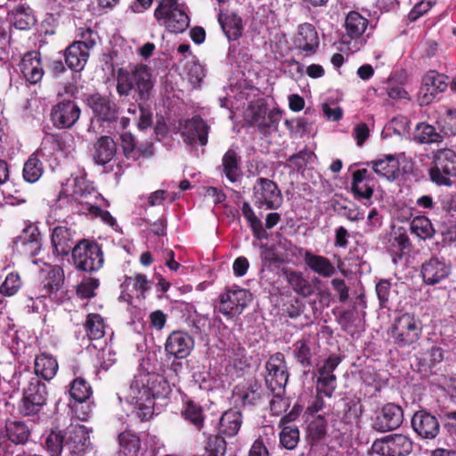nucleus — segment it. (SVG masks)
<instances>
[{
    "label": "nucleus",
    "mask_w": 456,
    "mask_h": 456,
    "mask_svg": "<svg viewBox=\"0 0 456 456\" xmlns=\"http://www.w3.org/2000/svg\"><path fill=\"white\" fill-rule=\"evenodd\" d=\"M89 437L84 426L69 427L63 434L52 431L45 444L50 456H79L87 447Z\"/></svg>",
    "instance_id": "f257e3e1"
},
{
    "label": "nucleus",
    "mask_w": 456,
    "mask_h": 456,
    "mask_svg": "<svg viewBox=\"0 0 456 456\" xmlns=\"http://www.w3.org/2000/svg\"><path fill=\"white\" fill-rule=\"evenodd\" d=\"M422 332V322L414 314L404 313L395 318L387 330V335L395 346L400 348H414Z\"/></svg>",
    "instance_id": "f03ea898"
},
{
    "label": "nucleus",
    "mask_w": 456,
    "mask_h": 456,
    "mask_svg": "<svg viewBox=\"0 0 456 456\" xmlns=\"http://www.w3.org/2000/svg\"><path fill=\"white\" fill-rule=\"evenodd\" d=\"M152 88L151 75L144 66L137 67L132 72L124 69L118 71L117 92L121 96H127L134 90L137 94L135 101L145 102L149 100Z\"/></svg>",
    "instance_id": "7ed1b4c3"
},
{
    "label": "nucleus",
    "mask_w": 456,
    "mask_h": 456,
    "mask_svg": "<svg viewBox=\"0 0 456 456\" xmlns=\"http://www.w3.org/2000/svg\"><path fill=\"white\" fill-rule=\"evenodd\" d=\"M19 385L22 386L23 397L19 410L25 416L38 413L46 403L47 390L37 376L26 371L19 375Z\"/></svg>",
    "instance_id": "20e7f679"
},
{
    "label": "nucleus",
    "mask_w": 456,
    "mask_h": 456,
    "mask_svg": "<svg viewBox=\"0 0 456 456\" xmlns=\"http://www.w3.org/2000/svg\"><path fill=\"white\" fill-rule=\"evenodd\" d=\"M159 25L170 32H183L189 26V17L175 0H162L154 12Z\"/></svg>",
    "instance_id": "39448f33"
},
{
    "label": "nucleus",
    "mask_w": 456,
    "mask_h": 456,
    "mask_svg": "<svg viewBox=\"0 0 456 456\" xmlns=\"http://www.w3.org/2000/svg\"><path fill=\"white\" fill-rule=\"evenodd\" d=\"M74 265L84 272L98 271L103 265V254L99 244L95 242L80 241L72 250Z\"/></svg>",
    "instance_id": "423d86ee"
},
{
    "label": "nucleus",
    "mask_w": 456,
    "mask_h": 456,
    "mask_svg": "<svg viewBox=\"0 0 456 456\" xmlns=\"http://www.w3.org/2000/svg\"><path fill=\"white\" fill-rule=\"evenodd\" d=\"M412 451V442L405 435L392 434L376 439L371 452L379 456H407Z\"/></svg>",
    "instance_id": "0eeeda50"
},
{
    "label": "nucleus",
    "mask_w": 456,
    "mask_h": 456,
    "mask_svg": "<svg viewBox=\"0 0 456 456\" xmlns=\"http://www.w3.org/2000/svg\"><path fill=\"white\" fill-rule=\"evenodd\" d=\"M253 202L258 208L278 209L282 203L277 184L267 178H258L253 187Z\"/></svg>",
    "instance_id": "6e6552de"
},
{
    "label": "nucleus",
    "mask_w": 456,
    "mask_h": 456,
    "mask_svg": "<svg viewBox=\"0 0 456 456\" xmlns=\"http://www.w3.org/2000/svg\"><path fill=\"white\" fill-rule=\"evenodd\" d=\"M265 368L267 371L265 376L267 387L275 395H281L289 379L284 355L281 353L272 355L267 361Z\"/></svg>",
    "instance_id": "1a4fd4ad"
},
{
    "label": "nucleus",
    "mask_w": 456,
    "mask_h": 456,
    "mask_svg": "<svg viewBox=\"0 0 456 456\" xmlns=\"http://www.w3.org/2000/svg\"><path fill=\"white\" fill-rule=\"evenodd\" d=\"M251 300V294L244 289H229L220 295L218 311L224 315H240Z\"/></svg>",
    "instance_id": "9d476101"
},
{
    "label": "nucleus",
    "mask_w": 456,
    "mask_h": 456,
    "mask_svg": "<svg viewBox=\"0 0 456 456\" xmlns=\"http://www.w3.org/2000/svg\"><path fill=\"white\" fill-rule=\"evenodd\" d=\"M448 87V77L436 70H429L424 76L422 87L419 94L420 105L430 104L439 94L446 91Z\"/></svg>",
    "instance_id": "9b49d317"
},
{
    "label": "nucleus",
    "mask_w": 456,
    "mask_h": 456,
    "mask_svg": "<svg viewBox=\"0 0 456 456\" xmlns=\"http://www.w3.org/2000/svg\"><path fill=\"white\" fill-rule=\"evenodd\" d=\"M72 200L77 205V212L79 214L89 215L92 217H99L104 223L113 225L115 219L107 211L103 210L100 207V201H102L101 194L98 191H92V194L88 197L83 196V194L77 193V195L71 196Z\"/></svg>",
    "instance_id": "f8f14e48"
},
{
    "label": "nucleus",
    "mask_w": 456,
    "mask_h": 456,
    "mask_svg": "<svg viewBox=\"0 0 456 456\" xmlns=\"http://www.w3.org/2000/svg\"><path fill=\"white\" fill-rule=\"evenodd\" d=\"M403 421L401 406L395 403L385 404L377 414L373 428L379 432H387L398 428Z\"/></svg>",
    "instance_id": "ddd939ff"
},
{
    "label": "nucleus",
    "mask_w": 456,
    "mask_h": 456,
    "mask_svg": "<svg viewBox=\"0 0 456 456\" xmlns=\"http://www.w3.org/2000/svg\"><path fill=\"white\" fill-rule=\"evenodd\" d=\"M80 109L72 101H62L54 105L51 111V119L58 128H69L79 118Z\"/></svg>",
    "instance_id": "4468645a"
},
{
    "label": "nucleus",
    "mask_w": 456,
    "mask_h": 456,
    "mask_svg": "<svg viewBox=\"0 0 456 456\" xmlns=\"http://www.w3.org/2000/svg\"><path fill=\"white\" fill-rule=\"evenodd\" d=\"M209 126L200 117H193L184 122L182 126L181 135L188 145H195L199 142L201 146L208 143Z\"/></svg>",
    "instance_id": "2eb2a0df"
},
{
    "label": "nucleus",
    "mask_w": 456,
    "mask_h": 456,
    "mask_svg": "<svg viewBox=\"0 0 456 456\" xmlns=\"http://www.w3.org/2000/svg\"><path fill=\"white\" fill-rule=\"evenodd\" d=\"M193 345V338L188 333L175 330L167 337L165 350L177 359H183L190 354Z\"/></svg>",
    "instance_id": "dca6fc26"
},
{
    "label": "nucleus",
    "mask_w": 456,
    "mask_h": 456,
    "mask_svg": "<svg viewBox=\"0 0 456 456\" xmlns=\"http://www.w3.org/2000/svg\"><path fill=\"white\" fill-rule=\"evenodd\" d=\"M414 431L422 438L433 439L440 430L437 419L426 411H419L411 418Z\"/></svg>",
    "instance_id": "f3484780"
},
{
    "label": "nucleus",
    "mask_w": 456,
    "mask_h": 456,
    "mask_svg": "<svg viewBox=\"0 0 456 456\" xmlns=\"http://www.w3.org/2000/svg\"><path fill=\"white\" fill-rule=\"evenodd\" d=\"M19 67L25 79L30 84L38 83L44 76V69L38 52L32 51L26 53Z\"/></svg>",
    "instance_id": "a211bd4d"
},
{
    "label": "nucleus",
    "mask_w": 456,
    "mask_h": 456,
    "mask_svg": "<svg viewBox=\"0 0 456 456\" xmlns=\"http://www.w3.org/2000/svg\"><path fill=\"white\" fill-rule=\"evenodd\" d=\"M450 266L438 257H432L425 262L421 267L423 281L428 285H435L450 274Z\"/></svg>",
    "instance_id": "6ab92c4d"
},
{
    "label": "nucleus",
    "mask_w": 456,
    "mask_h": 456,
    "mask_svg": "<svg viewBox=\"0 0 456 456\" xmlns=\"http://www.w3.org/2000/svg\"><path fill=\"white\" fill-rule=\"evenodd\" d=\"M93 112L103 121H112L118 115L117 105L107 96L92 94L87 99Z\"/></svg>",
    "instance_id": "aec40b11"
},
{
    "label": "nucleus",
    "mask_w": 456,
    "mask_h": 456,
    "mask_svg": "<svg viewBox=\"0 0 456 456\" xmlns=\"http://www.w3.org/2000/svg\"><path fill=\"white\" fill-rule=\"evenodd\" d=\"M89 54L86 46L73 42L64 51L65 62L71 70L79 72L85 68Z\"/></svg>",
    "instance_id": "412c9836"
},
{
    "label": "nucleus",
    "mask_w": 456,
    "mask_h": 456,
    "mask_svg": "<svg viewBox=\"0 0 456 456\" xmlns=\"http://www.w3.org/2000/svg\"><path fill=\"white\" fill-rule=\"evenodd\" d=\"M51 244L55 255L67 256L74 248L71 231L66 226L54 227L51 234Z\"/></svg>",
    "instance_id": "4be33fe9"
},
{
    "label": "nucleus",
    "mask_w": 456,
    "mask_h": 456,
    "mask_svg": "<svg viewBox=\"0 0 456 456\" xmlns=\"http://www.w3.org/2000/svg\"><path fill=\"white\" fill-rule=\"evenodd\" d=\"M145 372H140L134 377L128 388L124 392L125 399L129 403H138L141 401L150 400Z\"/></svg>",
    "instance_id": "5701e85b"
},
{
    "label": "nucleus",
    "mask_w": 456,
    "mask_h": 456,
    "mask_svg": "<svg viewBox=\"0 0 456 456\" xmlns=\"http://www.w3.org/2000/svg\"><path fill=\"white\" fill-rule=\"evenodd\" d=\"M117 151V145L110 136H101L94 144L93 158L96 164L105 165L109 163Z\"/></svg>",
    "instance_id": "b1692460"
},
{
    "label": "nucleus",
    "mask_w": 456,
    "mask_h": 456,
    "mask_svg": "<svg viewBox=\"0 0 456 456\" xmlns=\"http://www.w3.org/2000/svg\"><path fill=\"white\" fill-rule=\"evenodd\" d=\"M305 265L315 273L323 278L331 277L336 273V268L330 259L323 256L314 255L305 251L304 255Z\"/></svg>",
    "instance_id": "393cba45"
},
{
    "label": "nucleus",
    "mask_w": 456,
    "mask_h": 456,
    "mask_svg": "<svg viewBox=\"0 0 456 456\" xmlns=\"http://www.w3.org/2000/svg\"><path fill=\"white\" fill-rule=\"evenodd\" d=\"M297 46L307 53H313L319 45L318 35L313 25L304 23L299 26L296 38Z\"/></svg>",
    "instance_id": "a878e982"
},
{
    "label": "nucleus",
    "mask_w": 456,
    "mask_h": 456,
    "mask_svg": "<svg viewBox=\"0 0 456 456\" xmlns=\"http://www.w3.org/2000/svg\"><path fill=\"white\" fill-rule=\"evenodd\" d=\"M369 181L370 174L367 169H359L353 173L351 190L356 198L369 200L372 197L373 189L368 183Z\"/></svg>",
    "instance_id": "bb28decb"
},
{
    "label": "nucleus",
    "mask_w": 456,
    "mask_h": 456,
    "mask_svg": "<svg viewBox=\"0 0 456 456\" xmlns=\"http://www.w3.org/2000/svg\"><path fill=\"white\" fill-rule=\"evenodd\" d=\"M368 165L371 166L376 174L387 180H395L399 169V162L394 155H387L384 159L373 160Z\"/></svg>",
    "instance_id": "cd10ccee"
},
{
    "label": "nucleus",
    "mask_w": 456,
    "mask_h": 456,
    "mask_svg": "<svg viewBox=\"0 0 456 456\" xmlns=\"http://www.w3.org/2000/svg\"><path fill=\"white\" fill-rule=\"evenodd\" d=\"M34 368V376H41L45 380H51L57 373L58 362L53 356L41 354L36 357Z\"/></svg>",
    "instance_id": "c85d7f7f"
},
{
    "label": "nucleus",
    "mask_w": 456,
    "mask_h": 456,
    "mask_svg": "<svg viewBox=\"0 0 456 456\" xmlns=\"http://www.w3.org/2000/svg\"><path fill=\"white\" fill-rule=\"evenodd\" d=\"M237 395L243 404L255 405L263 396L262 386L256 379H250L245 385L237 387Z\"/></svg>",
    "instance_id": "c756f323"
},
{
    "label": "nucleus",
    "mask_w": 456,
    "mask_h": 456,
    "mask_svg": "<svg viewBox=\"0 0 456 456\" xmlns=\"http://www.w3.org/2000/svg\"><path fill=\"white\" fill-rule=\"evenodd\" d=\"M242 423L241 413L236 410L226 411L219 420V431L227 436H235Z\"/></svg>",
    "instance_id": "7c9ffc66"
},
{
    "label": "nucleus",
    "mask_w": 456,
    "mask_h": 456,
    "mask_svg": "<svg viewBox=\"0 0 456 456\" xmlns=\"http://www.w3.org/2000/svg\"><path fill=\"white\" fill-rule=\"evenodd\" d=\"M240 157L233 149H229L222 158V170L226 178L235 183L240 176Z\"/></svg>",
    "instance_id": "2f4dec72"
},
{
    "label": "nucleus",
    "mask_w": 456,
    "mask_h": 456,
    "mask_svg": "<svg viewBox=\"0 0 456 456\" xmlns=\"http://www.w3.org/2000/svg\"><path fill=\"white\" fill-rule=\"evenodd\" d=\"M218 21L229 40H236L241 36L242 20L237 14H219Z\"/></svg>",
    "instance_id": "473e14b6"
},
{
    "label": "nucleus",
    "mask_w": 456,
    "mask_h": 456,
    "mask_svg": "<svg viewBox=\"0 0 456 456\" xmlns=\"http://www.w3.org/2000/svg\"><path fill=\"white\" fill-rule=\"evenodd\" d=\"M434 165L445 175L456 176V153L449 149H440L434 156Z\"/></svg>",
    "instance_id": "72a5a7b5"
},
{
    "label": "nucleus",
    "mask_w": 456,
    "mask_h": 456,
    "mask_svg": "<svg viewBox=\"0 0 456 456\" xmlns=\"http://www.w3.org/2000/svg\"><path fill=\"white\" fill-rule=\"evenodd\" d=\"M150 399L153 401L156 397H165L171 392V387L164 377L145 372Z\"/></svg>",
    "instance_id": "f704fd0d"
},
{
    "label": "nucleus",
    "mask_w": 456,
    "mask_h": 456,
    "mask_svg": "<svg viewBox=\"0 0 456 456\" xmlns=\"http://www.w3.org/2000/svg\"><path fill=\"white\" fill-rule=\"evenodd\" d=\"M64 281L63 270L58 266H48L47 274L44 281V290L45 291L41 297H46L60 289Z\"/></svg>",
    "instance_id": "c9c22d12"
},
{
    "label": "nucleus",
    "mask_w": 456,
    "mask_h": 456,
    "mask_svg": "<svg viewBox=\"0 0 456 456\" xmlns=\"http://www.w3.org/2000/svg\"><path fill=\"white\" fill-rule=\"evenodd\" d=\"M42 145L44 148L49 146L53 152L59 151L64 155H69L74 151L73 139L70 136L48 134L44 138Z\"/></svg>",
    "instance_id": "e433bc0d"
},
{
    "label": "nucleus",
    "mask_w": 456,
    "mask_h": 456,
    "mask_svg": "<svg viewBox=\"0 0 456 456\" xmlns=\"http://www.w3.org/2000/svg\"><path fill=\"white\" fill-rule=\"evenodd\" d=\"M368 20L357 12H350L345 21L346 30L352 37H359L362 36L368 27Z\"/></svg>",
    "instance_id": "4c0bfd02"
},
{
    "label": "nucleus",
    "mask_w": 456,
    "mask_h": 456,
    "mask_svg": "<svg viewBox=\"0 0 456 456\" xmlns=\"http://www.w3.org/2000/svg\"><path fill=\"white\" fill-rule=\"evenodd\" d=\"M243 216L248 221L254 237L257 240H265L268 238V233L263 227L262 221L258 218L248 202H244L241 207Z\"/></svg>",
    "instance_id": "58836bf2"
},
{
    "label": "nucleus",
    "mask_w": 456,
    "mask_h": 456,
    "mask_svg": "<svg viewBox=\"0 0 456 456\" xmlns=\"http://www.w3.org/2000/svg\"><path fill=\"white\" fill-rule=\"evenodd\" d=\"M86 336L92 340H97L105 335L106 325L99 314H89L85 322Z\"/></svg>",
    "instance_id": "ea45409f"
},
{
    "label": "nucleus",
    "mask_w": 456,
    "mask_h": 456,
    "mask_svg": "<svg viewBox=\"0 0 456 456\" xmlns=\"http://www.w3.org/2000/svg\"><path fill=\"white\" fill-rule=\"evenodd\" d=\"M119 454L121 456H137L140 450V439L134 434L123 432L118 436Z\"/></svg>",
    "instance_id": "a19ab883"
},
{
    "label": "nucleus",
    "mask_w": 456,
    "mask_h": 456,
    "mask_svg": "<svg viewBox=\"0 0 456 456\" xmlns=\"http://www.w3.org/2000/svg\"><path fill=\"white\" fill-rule=\"evenodd\" d=\"M12 21L16 28L25 30L35 25L36 19L29 7L20 5L12 12Z\"/></svg>",
    "instance_id": "79ce46f5"
},
{
    "label": "nucleus",
    "mask_w": 456,
    "mask_h": 456,
    "mask_svg": "<svg viewBox=\"0 0 456 456\" xmlns=\"http://www.w3.org/2000/svg\"><path fill=\"white\" fill-rule=\"evenodd\" d=\"M413 136L414 140L420 144L440 142L443 140V135L437 133L433 126L426 123H420L416 126Z\"/></svg>",
    "instance_id": "37998d69"
},
{
    "label": "nucleus",
    "mask_w": 456,
    "mask_h": 456,
    "mask_svg": "<svg viewBox=\"0 0 456 456\" xmlns=\"http://www.w3.org/2000/svg\"><path fill=\"white\" fill-rule=\"evenodd\" d=\"M43 172V163L35 154L31 155L24 163L22 175L28 183H33L38 181Z\"/></svg>",
    "instance_id": "c03bdc74"
},
{
    "label": "nucleus",
    "mask_w": 456,
    "mask_h": 456,
    "mask_svg": "<svg viewBox=\"0 0 456 456\" xmlns=\"http://www.w3.org/2000/svg\"><path fill=\"white\" fill-rule=\"evenodd\" d=\"M287 281L293 290L304 297L313 294V288L310 282L304 278L301 273L290 272L287 274Z\"/></svg>",
    "instance_id": "a18cd8bd"
},
{
    "label": "nucleus",
    "mask_w": 456,
    "mask_h": 456,
    "mask_svg": "<svg viewBox=\"0 0 456 456\" xmlns=\"http://www.w3.org/2000/svg\"><path fill=\"white\" fill-rule=\"evenodd\" d=\"M6 433L11 442L22 444L29 436L28 427L21 421H12L6 425Z\"/></svg>",
    "instance_id": "49530a36"
},
{
    "label": "nucleus",
    "mask_w": 456,
    "mask_h": 456,
    "mask_svg": "<svg viewBox=\"0 0 456 456\" xmlns=\"http://www.w3.org/2000/svg\"><path fill=\"white\" fill-rule=\"evenodd\" d=\"M411 233L422 240L431 238L435 230L430 220L426 216H416L411 222Z\"/></svg>",
    "instance_id": "de8ad7c7"
},
{
    "label": "nucleus",
    "mask_w": 456,
    "mask_h": 456,
    "mask_svg": "<svg viewBox=\"0 0 456 456\" xmlns=\"http://www.w3.org/2000/svg\"><path fill=\"white\" fill-rule=\"evenodd\" d=\"M69 394L74 400L82 403L90 397L92 389L86 379L77 378L70 385Z\"/></svg>",
    "instance_id": "09e8293b"
},
{
    "label": "nucleus",
    "mask_w": 456,
    "mask_h": 456,
    "mask_svg": "<svg viewBox=\"0 0 456 456\" xmlns=\"http://www.w3.org/2000/svg\"><path fill=\"white\" fill-rule=\"evenodd\" d=\"M326 431L327 422L321 415L314 417L307 427V436L314 442H317L323 438L326 435Z\"/></svg>",
    "instance_id": "8fccbe9b"
},
{
    "label": "nucleus",
    "mask_w": 456,
    "mask_h": 456,
    "mask_svg": "<svg viewBox=\"0 0 456 456\" xmlns=\"http://www.w3.org/2000/svg\"><path fill=\"white\" fill-rule=\"evenodd\" d=\"M281 444L288 449L293 450L299 442V430L295 425L285 426L280 434Z\"/></svg>",
    "instance_id": "3c124183"
},
{
    "label": "nucleus",
    "mask_w": 456,
    "mask_h": 456,
    "mask_svg": "<svg viewBox=\"0 0 456 456\" xmlns=\"http://www.w3.org/2000/svg\"><path fill=\"white\" fill-rule=\"evenodd\" d=\"M22 281L18 273H10L0 286V293L6 297L15 295L21 288Z\"/></svg>",
    "instance_id": "603ef678"
},
{
    "label": "nucleus",
    "mask_w": 456,
    "mask_h": 456,
    "mask_svg": "<svg viewBox=\"0 0 456 456\" xmlns=\"http://www.w3.org/2000/svg\"><path fill=\"white\" fill-rule=\"evenodd\" d=\"M184 418L193 424L198 429H201L204 424L202 410L197 404L189 402L183 411Z\"/></svg>",
    "instance_id": "864d4df0"
},
{
    "label": "nucleus",
    "mask_w": 456,
    "mask_h": 456,
    "mask_svg": "<svg viewBox=\"0 0 456 456\" xmlns=\"http://www.w3.org/2000/svg\"><path fill=\"white\" fill-rule=\"evenodd\" d=\"M247 118L253 125L260 128L265 126L266 109L261 105H252L247 110Z\"/></svg>",
    "instance_id": "5fc2aeb1"
},
{
    "label": "nucleus",
    "mask_w": 456,
    "mask_h": 456,
    "mask_svg": "<svg viewBox=\"0 0 456 456\" xmlns=\"http://www.w3.org/2000/svg\"><path fill=\"white\" fill-rule=\"evenodd\" d=\"M295 356L298 362L303 366L311 365L312 353L310 346L307 345L305 340H297L294 344Z\"/></svg>",
    "instance_id": "6e6d98bb"
},
{
    "label": "nucleus",
    "mask_w": 456,
    "mask_h": 456,
    "mask_svg": "<svg viewBox=\"0 0 456 456\" xmlns=\"http://www.w3.org/2000/svg\"><path fill=\"white\" fill-rule=\"evenodd\" d=\"M208 456H224L226 452V442L221 436L210 437L206 445Z\"/></svg>",
    "instance_id": "4d7b16f0"
},
{
    "label": "nucleus",
    "mask_w": 456,
    "mask_h": 456,
    "mask_svg": "<svg viewBox=\"0 0 456 456\" xmlns=\"http://www.w3.org/2000/svg\"><path fill=\"white\" fill-rule=\"evenodd\" d=\"M336 378H317L316 392L318 395H324L327 397H331L336 389Z\"/></svg>",
    "instance_id": "13d9d810"
},
{
    "label": "nucleus",
    "mask_w": 456,
    "mask_h": 456,
    "mask_svg": "<svg viewBox=\"0 0 456 456\" xmlns=\"http://www.w3.org/2000/svg\"><path fill=\"white\" fill-rule=\"evenodd\" d=\"M99 281L95 278H87L84 280L77 289V294L81 298H90L94 297V289L98 288Z\"/></svg>",
    "instance_id": "bf43d9fd"
},
{
    "label": "nucleus",
    "mask_w": 456,
    "mask_h": 456,
    "mask_svg": "<svg viewBox=\"0 0 456 456\" xmlns=\"http://www.w3.org/2000/svg\"><path fill=\"white\" fill-rule=\"evenodd\" d=\"M339 362V357L335 355L330 356L327 360H325L323 365L319 368L317 378H336V376L333 374V371L338 367Z\"/></svg>",
    "instance_id": "052dcab7"
},
{
    "label": "nucleus",
    "mask_w": 456,
    "mask_h": 456,
    "mask_svg": "<svg viewBox=\"0 0 456 456\" xmlns=\"http://www.w3.org/2000/svg\"><path fill=\"white\" fill-rule=\"evenodd\" d=\"M442 131L445 135H456V110H449L443 118Z\"/></svg>",
    "instance_id": "680f3d73"
},
{
    "label": "nucleus",
    "mask_w": 456,
    "mask_h": 456,
    "mask_svg": "<svg viewBox=\"0 0 456 456\" xmlns=\"http://www.w3.org/2000/svg\"><path fill=\"white\" fill-rule=\"evenodd\" d=\"M429 176L433 183H435L438 186H452V175H445L444 171L440 170L435 165L429 169Z\"/></svg>",
    "instance_id": "e2e57ef3"
},
{
    "label": "nucleus",
    "mask_w": 456,
    "mask_h": 456,
    "mask_svg": "<svg viewBox=\"0 0 456 456\" xmlns=\"http://www.w3.org/2000/svg\"><path fill=\"white\" fill-rule=\"evenodd\" d=\"M436 0H422L419 3L416 4L411 11L409 12V20L414 21L418 20L420 16L428 12L430 8L436 4Z\"/></svg>",
    "instance_id": "0e129e2a"
},
{
    "label": "nucleus",
    "mask_w": 456,
    "mask_h": 456,
    "mask_svg": "<svg viewBox=\"0 0 456 456\" xmlns=\"http://www.w3.org/2000/svg\"><path fill=\"white\" fill-rule=\"evenodd\" d=\"M92 191H97L85 178L76 177L73 179V191L71 196L81 193L85 197L92 194Z\"/></svg>",
    "instance_id": "69168bd1"
},
{
    "label": "nucleus",
    "mask_w": 456,
    "mask_h": 456,
    "mask_svg": "<svg viewBox=\"0 0 456 456\" xmlns=\"http://www.w3.org/2000/svg\"><path fill=\"white\" fill-rule=\"evenodd\" d=\"M136 406V416L142 420L150 419L153 414L154 403L151 399L134 403Z\"/></svg>",
    "instance_id": "338daca9"
},
{
    "label": "nucleus",
    "mask_w": 456,
    "mask_h": 456,
    "mask_svg": "<svg viewBox=\"0 0 456 456\" xmlns=\"http://www.w3.org/2000/svg\"><path fill=\"white\" fill-rule=\"evenodd\" d=\"M140 117L137 123V126L141 130H144L150 127L152 124V112L151 110L139 103Z\"/></svg>",
    "instance_id": "774afa93"
}]
</instances>
